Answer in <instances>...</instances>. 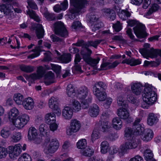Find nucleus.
Wrapping results in <instances>:
<instances>
[{"instance_id": "1", "label": "nucleus", "mask_w": 161, "mask_h": 161, "mask_svg": "<svg viewBox=\"0 0 161 161\" xmlns=\"http://www.w3.org/2000/svg\"><path fill=\"white\" fill-rule=\"evenodd\" d=\"M141 119L136 118L133 124V129L134 134L136 136L140 135L142 140L148 141L151 140L153 137V133L150 129L145 130L140 124Z\"/></svg>"}, {"instance_id": "2", "label": "nucleus", "mask_w": 161, "mask_h": 161, "mask_svg": "<svg viewBox=\"0 0 161 161\" xmlns=\"http://www.w3.org/2000/svg\"><path fill=\"white\" fill-rule=\"evenodd\" d=\"M144 89L143 94V100L144 103L142 104V107L147 108V104H152L155 102L157 99V95L154 91L153 90V87L151 85L146 84Z\"/></svg>"}, {"instance_id": "3", "label": "nucleus", "mask_w": 161, "mask_h": 161, "mask_svg": "<svg viewBox=\"0 0 161 161\" xmlns=\"http://www.w3.org/2000/svg\"><path fill=\"white\" fill-rule=\"evenodd\" d=\"M59 147V143L57 140L52 139L50 141L49 137L46 138L43 145L44 152L46 154H50L55 153Z\"/></svg>"}, {"instance_id": "4", "label": "nucleus", "mask_w": 161, "mask_h": 161, "mask_svg": "<svg viewBox=\"0 0 161 161\" xmlns=\"http://www.w3.org/2000/svg\"><path fill=\"white\" fill-rule=\"evenodd\" d=\"M150 45L148 43L144 44V48L139 50V52L144 57L148 59V58H155L158 55L161 57V49H154L150 48Z\"/></svg>"}, {"instance_id": "5", "label": "nucleus", "mask_w": 161, "mask_h": 161, "mask_svg": "<svg viewBox=\"0 0 161 161\" xmlns=\"http://www.w3.org/2000/svg\"><path fill=\"white\" fill-rule=\"evenodd\" d=\"M92 51L91 50H88L86 48L83 49L80 52L84 60L88 64L92 66L95 67L98 63L100 59L97 58V59L92 58L91 57V55Z\"/></svg>"}, {"instance_id": "6", "label": "nucleus", "mask_w": 161, "mask_h": 161, "mask_svg": "<svg viewBox=\"0 0 161 161\" xmlns=\"http://www.w3.org/2000/svg\"><path fill=\"white\" fill-rule=\"evenodd\" d=\"M55 33L61 37H66L68 36V31L64 24L61 21L55 22L54 25Z\"/></svg>"}, {"instance_id": "7", "label": "nucleus", "mask_w": 161, "mask_h": 161, "mask_svg": "<svg viewBox=\"0 0 161 161\" xmlns=\"http://www.w3.org/2000/svg\"><path fill=\"white\" fill-rule=\"evenodd\" d=\"M127 140L128 141L120 147V152L122 153H126L130 149H134L137 147L138 144L135 137Z\"/></svg>"}, {"instance_id": "8", "label": "nucleus", "mask_w": 161, "mask_h": 161, "mask_svg": "<svg viewBox=\"0 0 161 161\" xmlns=\"http://www.w3.org/2000/svg\"><path fill=\"white\" fill-rule=\"evenodd\" d=\"M29 117L26 114H23L18 116L12 122L17 128L20 129L24 127L29 121Z\"/></svg>"}, {"instance_id": "9", "label": "nucleus", "mask_w": 161, "mask_h": 161, "mask_svg": "<svg viewBox=\"0 0 161 161\" xmlns=\"http://www.w3.org/2000/svg\"><path fill=\"white\" fill-rule=\"evenodd\" d=\"M134 33L138 38H143L147 36L144 25L139 23L133 28Z\"/></svg>"}, {"instance_id": "10", "label": "nucleus", "mask_w": 161, "mask_h": 161, "mask_svg": "<svg viewBox=\"0 0 161 161\" xmlns=\"http://www.w3.org/2000/svg\"><path fill=\"white\" fill-rule=\"evenodd\" d=\"M81 126L80 122L76 119H73L71 121L70 126L66 129V133L70 136L74 133L76 132L79 130Z\"/></svg>"}, {"instance_id": "11", "label": "nucleus", "mask_w": 161, "mask_h": 161, "mask_svg": "<svg viewBox=\"0 0 161 161\" xmlns=\"http://www.w3.org/2000/svg\"><path fill=\"white\" fill-rule=\"evenodd\" d=\"M89 92L88 88L86 86H83L77 90L76 96L80 100L85 99L87 97H88V96H91Z\"/></svg>"}, {"instance_id": "12", "label": "nucleus", "mask_w": 161, "mask_h": 161, "mask_svg": "<svg viewBox=\"0 0 161 161\" xmlns=\"http://www.w3.org/2000/svg\"><path fill=\"white\" fill-rule=\"evenodd\" d=\"M128 107V105L125 104L124 107L118 109L117 114L120 119L125 120L129 118V113L127 109Z\"/></svg>"}, {"instance_id": "13", "label": "nucleus", "mask_w": 161, "mask_h": 161, "mask_svg": "<svg viewBox=\"0 0 161 161\" xmlns=\"http://www.w3.org/2000/svg\"><path fill=\"white\" fill-rule=\"evenodd\" d=\"M49 106L53 110H56L59 114H61V110L58 107V99L57 98L52 97L49 101Z\"/></svg>"}, {"instance_id": "14", "label": "nucleus", "mask_w": 161, "mask_h": 161, "mask_svg": "<svg viewBox=\"0 0 161 161\" xmlns=\"http://www.w3.org/2000/svg\"><path fill=\"white\" fill-rule=\"evenodd\" d=\"M86 3V0H70L71 5L76 9H83L85 7Z\"/></svg>"}, {"instance_id": "15", "label": "nucleus", "mask_w": 161, "mask_h": 161, "mask_svg": "<svg viewBox=\"0 0 161 161\" xmlns=\"http://www.w3.org/2000/svg\"><path fill=\"white\" fill-rule=\"evenodd\" d=\"M131 88L133 93L138 95L140 94L143 89L142 85L140 83H134L131 84Z\"/></svg>"}, {"instance_id": "16", "label": "nucleus", "mask_w": 161, "mask_h": 161, "mask_svg": "<svg viewBox=\"0 0 161 161\" xmlns=\"http://www.w3.org/2000/svg\"><path fill=\"white\" fill-rule=\"evenodd\" d=\"M106 84L103 82L100 81L96 83L93 87V93H97L105 91L106 88Z\"/></svg>"}, {"instance_id": "17", "label": "nucleus", "mask_w": 161, "mask_h": 161, "mask_svg": "<svg viewBox=\"0 0 161 161\" xmlns=\"http://www.w3.org/2000/svg\"><path fill=\"white\" fill-rule=\"evenodd\" d=\"M44 83L46 85H49L51 84L54 83V74L52 71L48 72L44 76Z\"/></svg>"}, {"instance_id": "18", "label": "nucleus", "mask_w": 161, "mask_h": 161, "mask_svg": "<svg viewBox=\"0 0 161 161\" xmlns=\"http://www.w3.org/2000/svg\"><path fill=\"white\" fill-rule=\"evenodd\" d=\"M22 105L26 109L31 110L34 107V102L31 98L29 97L24 100Z\"/></svg>"}, {"instance_id": "19", "label": "nucleus", "mask_w": 161, "mask_h": 161, "mask_svg": "<svg viewBox=\"0 0 161 161\" xmlns=\"http://www.w3.org/2000/svg\"><path fill=\"white\" fill-rule=\"evenodd\" d=\"M99 127L100 130L103 132H108L110 129V124L106 120H102Z\"/></svg>"}, {"instance_id": "20", "label": "nucleus", "mask_w": 161, "mask_h": 161, "mask_svg": "<svg viewBox=\"0 0 161 161\" xmlns=\"http://www.w3.org/2000/svg\"><path fill=\"white\" fill-rule=\"evenodd\" d=\"M62 113L63 116L65 119H70L73 115V110L70 107L66 106L63 110Z\"/></svg>"}, {"instance_id": "21", "label": "nucleus", "mask_w": 161, "mask_h": 161, "mask_svg": "<svg viewBox=\"0 0 161 161\" xmlns=\"http://www.w3.org/2000/svg\"><path fill=\"white\" fill-rule=\"evenodd\" d=\"M38 136L37 130L34 127H31L28 130V138L30 140H33Z\"/></svg>"}, {"instance_id": "22", "label": "nucleus", "mask_w": 161, "mask_h": 161, "mask_svg": "<svg viewBox=\"0 0 161 161\" xmlns=\"http://www.w3.org/2000/svg\"><path fill=\"white\" fill-rule=\"evenodd\" d=\"M34 28L36 29V33L37 38L39 39L42 38L44 35V31L42 25L36 24Z\"/></svg>"}, {"instance_id": "23", "label": "nucleus", "mask_w": 161, "mask_h": 161, "mask_svg": "<svg viewBox=\"0 0 161 161\" xmlns=\"http://www.w3.org/2000/svg\"><path fill=\"white\" fill-rule=\"evenodd\" d=\"M103 40H98L96 39L94 41H88L86 42L85 44V48L83 47L82 50L84 48H86L87 50H90L88 48V47L89 46H92L96 48L97 47L98 45L102 41H103Z\"/></svg>"}, {"instance_id": "24", "label": "nucleus", "mask_w": 161, "mask_h": 161, "mask_svg": "<svg viewBox=\"0 0 161 161\" xmlns=\"http://www.w3.org/2000/svg\"><path fill=\"white\" fill-rule=\"evenodd\" d=\"M21 145L19 144L16 145L14 147H9V149L11 150L10 151L11 154L14 155L15 156H18L21 153Z\"/></svg>"}, {"instance_id": "25", "label": "nucleus", "mask_w": 161, "mask_h": 161, "mask_svg": "<svg viewBox=\"0 0 161 161\" xmlns=\"http://www.w3.org/2000/svg\"><path fill=\"white\" fill-rule=\"evenodd\" d=\"M19 112L17 109L13 108L11 109L9 113L8 118L10 121L13 122L19 115Z\"/></svg>"}, {"instance_id": "26", "label": "nucleus", "mask_w": 161, "mask_h": 161, "mask_svg": "<svg viewBox=\"0 0 161 161\" xmlns=\"http://www.w3.org/2000/svg\"><path fill=\"white\" fill-rule=\"evenodd\" d=\"M99 111L98 107L95 104L90 107L89 109L88 113L92 117H96L98 115Z\"/></svg>"}, {"instance_id": "27", "label": "nucleus", "mask_w": 161, "mask_h": 161, "mask_svg": "<svg viewBox=\"0 0 161 161\" xmlns=\"http://www.w3.org/2000/svg\"><path fill=\"white\" fill-rule=\"evenodd\" d=\"M141 61L139 59H135L134 58H130L128 59L124 60L122 63H126L130 64L131 66H135L141 63Z\"/></svg>"}, {"instance_id": "28", "label": "nucleus", "mask_w": 161, "mask_h": 161, "mask_svg": "<svg viewBox=\"0 0 161 161\" xmlns=\"http://www.w3.org/2000/svg\"><path fill=\"white\" fill-rule=\"evenodd\" d=\"M158 119L157 116L153 113H150L149 114L147 120L148 124L150 126L156 124L158 122Z\"/></svg>"}, {"instance_id": "29", "label": "nucleus", "mask_w": 161, "mask_h": 161, "mask_svg": "<svg viewBox=\"0 0 161 161\" xmlns=\"http://www.w3.org/2000/svg\"><path fill=\"white\" fill-rule=\"evenodd\" d=\"M45 118L46 122L48 124L55 123V115L53 113L47 114L45 115Z\"/></svg>"}, {"instance_id": "30", "label": "nucleus", "mask_w": 161, "mask_h": 161, "mask_svg": "<svg viewBox=\"0 0 161 161\" xmlns=\"http://www.w3.org/2000/svg\"><path fill=\"white\" fill-rule=\"evenodd\" d=\"M120 119L118 117H116L112 120L113 127L117 130H119L122 126V122Z\"/></svg>"}, {"instance_id": "31", "label": "nucleus", "mask_w": 161, "mask_h": 161, "mask_svg": "<svg viewBox=\"0 0 161 161\" xmlns=\"http://www.w3.org/2000/svg\"><path fill=\"white\" fill-rule=\"evenodd\" d=\"M58 58L62 63H68L71 61V55L69 53H64L58 57Z\"/></svg>"}, {"instance_id": "32", "label": "nucleus", "mask_w": 161, "mask_h": 161, "mask_svg": "<svg viewBox=\"0 0 161 161\" xmlns=\"http://www.w3.org/2000/svg\"><path fill=\"white\" fill-rule=\"evenodd\" d=\"M153 156L152 151L147 147V148L144 150V152L145 159L147 161H152V160L155 159L153 158Z\"/></svg>"}, {"instance_id": "33", "label": "nucleus", "mask_w": 161, "mask_h": 161, "mask_svg": "<svg viewBox=\"0 0 161 161\" xmlns=\"http://www.w3.org/2000/svg\"><path fill=\"white\" fill-rule=\"evenodd\" d=\"M119 64V62L118 61H115L112 63L106 62L102 64L101 65V67L103 69H105L106 67H108L109 69H111L115 68Z\"/></svg>"}, {"instance_id": "34", "label": "nucleus", "mask_w": 161, "mask_h": 161, "mask_svg": "<svg viewBox=\"0 0 161 161\" xmlns=\"http://www.w3.org/2000/svg\"><path fill=\"white\" fill-rule=\"evenodd\" d=\"M68 2L67 0H64L63 2L61 3V5L57 4L54 8V10H65L67 9L68 7Z\"/></svg>"}, {"instance_id": "35", "label": "nucleus", "mask_w": 161, "mask_h": 161, "mask_svg": "<svg viewBox=\"0 0 161 161\" xmlns=\"http://www.w3.org/2000/svg\"><path fill=\"white\" fill-rule=\"evenodd\" d=\"M95 13V12L92 11L90 13L87 15V21L90 24H92L97 22L98 19V18L96 16Z\"/></svg>"}, {"instance_id": "36", "label": "nucleus", "mask_w": 161, "mask_h": 161, "mask_svg": "<svg viewBox=\"0 0 161 161\" xmlns=\"http://www.w3.org/2000/svg\"><path fill=\"white\" fill-rule=\"evenodd\" d=\"M92 96H88L86 99L81 100V107L83 109H87L89 107V103H92Z\"/></svg>"}, {"instance_id": "37", "label": "nucleus", "mask_w": 161, "mask_h": 161, "mask_svg": "<svg viewBox=\"0 0 161 161\" xmlns=\"http://www.w3.org/2000/svg\"><path fill=\"white\" fill-rule=\"evenodd\" d=\"M125 136L127 139H131L132 138H134V136H136L134 134L133 128H132V129H131V128L129 127L125 128Z\"/></svg>"}, {"instance_id": "38", "label": "nucleus", "mask_w": 161, "mask_h": 161, "mask_svg": "<svg viewBox=\"0 0 161 161\" xmlns=\"http://www.w3.org/2000/svg\"><path fill=\"white\" fill-rule=\"evenodd\" d=\"M66 93L68 95L72 97L75 94V91L74 86L71 84L68 85L66 88Z\"/></svg>"}, {"instance_id": "39", "label": "nucleus", "mask_w": 161, "mask_h": 161, "mask_svg": "<svg viewBox=\"0 0 161 161\" xmlns=\"http://www.w3.org/2000/svg\"><path fill=\"white\" fill-rule=\"evenodd\" d=\"M94 94L100 101H104L107 98V95L105 91L99 92Z\"/></svg>"}, {"instance_id": "40", "label": "nucleus", "mask_w": 161, "mask_h": 161, "mask_svg": "<svg viewBox=\"0 0 161 161\" xmlns=\"http://www.w3.org/2000/svg\"><path fill=\"white\" fill-rule=\"evenodd\" d=\"M14 99L17 104L20 105L22 104L24 97L20 93L15 94L14 96Z\"/></svg>"}, {"instance_id": "41", "label": "nucleus", "mask_w": 161, "mask_h": 161, "mask_svg": "<svg viewBox=\"0 0 161 161\" xmlns=\"http://www.w3.org/2000/svg\"><path fill=\"white\" fill-rule=\"evenodd\" d=\"M82 155L86 157H91L93 153L92 149L89 147L85 148L81 151Z\"/></svg>"}, {"instance_id": "42", "label": "nucleus", "mask_w": 161, "mask_h": 161, "mask_svg": "<svg viewBox=\"0 0 161 161\" xmlns=\"http://www.w3.org/2000/svg\"><path fill=\"white\" fill-rule=\"evenodd\" d=\"M10 134V129L7 127H4L1 131V135L3 138L8 137Z\"/></svg>"}, {"instance_id": "43", "label": "nucleus", "mask_w": 161, "mask_h": 161, "mask_svg": "<svg viewBox=\"0 0 161 161\" xmlns=\"http://www.w3.org/2000/svg\"><path fill=\"white\" fill-rule=\"evenodd\" d=\"M26 13L31 18L34 19L36 22H40V19L34 11H27Z\"/></svg>"}, {"instance_id": "44", "label": "nucleus", "mask_w": 161, "mask_h": 161, "mask_svg": "<svg viewBox=\"0 0 161 161\" xmlns=\"http://www.w3.org/2000/svg\"><path fill=\"white\" fill-rule=\"evenodd\" d=\"M91 28L93 31H95L103 26V23L101 22H95L92 24Z\"/></svg>"}, {"instance_id": "45", "label": "nucleus", "mask_w": 161, "mask_h": 161, "mask_svg": "<svg viewBox=\"0 0 161 161\" xmlns=\"http://www.w3.org/2000/svg\"><path fill=\"white\" fill-rule=\"evenodd\" d=\"M109 144L106 141L102 142L101 144V151L103 153H105L108 151Z\"/></svg>"}, {"instance_id": "46", "label": "nucleus", "mask_w": 161, "mask_h": 161, "mask_svg": "<svg viewBox=\"0 0 161 161\" xmlns=\"http://www.w3.org/2000/svg\"><path fill=\"white\" fill-rule=\"evenodd\" d=\"M86 141L85 139H82L77 143V146L79 149H84L86 147Z\"/></svg>"}, {"instance_id": "47", "label": "nucleus", "mask_w": 161, "mask_h": 161, "mask_svg": "<svg viewBox=\"0 0 161 161\" xmlns=\"http://www.w3.org/2000/svg\"><path fill=\"white\" fill-rule=\"evenodd\" d=\"M32 51L35 53L29 55L28 56V58H32L38 56L40 54V46L36 47L35 48L33 49Z\"/></svg>"}, {"instance_id": "48", "label": "nucleus", "mask_w": 161, "mask_h": 161, "mask_svg": "<svg viewBox=\"0 0 161 161\" xmlns=\"http://www.w3.org/2000/svg\"><path fill=\"white\" fill-rule=\"evenodd\" d=\"M50 38L53 42H57L58 43L61 45H63L64 43V42L62 39L54 34L51 35Z\"/></svg>"}, {"instance_id": "49", "label": "nucleus", "mask_w": 161, "mask_h": 161, "mask_svg": "<svg viewBox=\"0 0 161 161\" xmlns=\"http://www.w3.org/2000/svg\"><path fill=\"white\" fill-rule=\"evenodd\" d=\"M20 69L22 71L27 73H31L34 71V67L30 66L21 65L20 67Z\"/></svg>"}, {"instance_id": "50", "label": "nucleus", "mask_w": 161, "mask_h": 161, "mask_svg": "<svg viewBox=\"0 0 161 161\" xmlns=\"http://www.w3.org/2000/svg\"><path fill=\"white\" fill-rule=\"evenodd\" d=\"M72 106L74 110L75 111H79L81 109V105L77 100H75L73 102Z\"/></svg>"}, {"instance_id": "51", "label": "nucleus", "mask_w": 161, "mask_h": 161, "mask_svg": "<svg viewBox=\"0 0 161 161\" xmlns=\"http://www.w3.org/2000/svg\"><path fill=\"white\" fill-rule=\"evenodd\" d=\"M48 129L47 125L44 124H41L39 128V131L41 134L44 135L47 133V131Z\"/></svg>"}, {"instance_id": "52", "label": "nucleus", "mask_w": 161, "mask_h": 161, "mask_svg": "<svg viewBox=\"0 0 161 161\" xmlns=\"http://www.w3.org/2000/svg\"><path fill=\"white\" fill-rule=\"evenodd\" d=\"M19 161H31V156L27 153L22 155L19 158Z\"/></svg>"}, {"instance_id": "53", "label": "nucleus", "mask_w": 161, "mask_h": 161, "mask_svg": "<svg viewBox=\"0 0 161 161\" xmlns=\"http://www.w3.org/2000/svg\"><path fill=\"white\" fill-rule=\"evenodd\" d=\"M45 68L42 66H41L37 68V74L39 78L42 77L45 73Z\"/></svg>"}, {"instance_id": "54", "label": "nucleus", "mask_w": 161, "mask_h": 161, "mask_svg": "<svg viewBox=\"0 0 161 161\" xmlns=\"http://www.w3.org/2000/svg\"><path fill=\"white\" fill-rule=\"evenodd\" d=\"M79 11H69L67 14L68 18L70 19H74L79 14Z\"/></svg>"}, {"instance_id": "55", "label": "nucleus", "mask_w": 161, "mask_h": 161, "mask_svg": "<svg viewBox=\"0 0 161 161\" xmlns=\"http://www.w3.org/2000/svg\"><path fill=\"white\" fill-rule=\"evenodd\" d=\"M99 135V133L98 130L96 129H94L91 135L92 140V142L98 138Z\"/></svg>"}, {"instance_id": "56", "label": "nucleus", "mask_w": 161, "mask_h": 161, "mask_svg": "<svg viewBox=\"0 0 161 161\" xmlns=\"http://www.w3.org/2000/svg\"><path fill=\"white\" fill-rule=\"evenodd\" d=\"M44 14L45 17L49 20H54L56 18L54 15L50 13L48 11H46Z\"/></svg>"}, {"instance_id": "57", "label": "nucleus", "mask_w": 161, "mask_h": 161, "mask_svg": "<svg viewBox=\"0 0 161 161\" xmlns=\"http://www.w3.org/2000/svg\"><path fill=\"white\" fill-rule=\"evenodd\" d=\"M12 138L13 142H17L21 139V134L19 132H16V133L12 136Z\"/></svg>"}, {"instance_id": "58", "label": "nucleus", "mask_w": 161, "mask_h": 161, "mask_svg": "<svg viewBox=\"0 0 161 161\" xmlns=\"http://www.w3.org/2000/svg\"><path fill=\"white\" fill-rule=\"evenodd\" d=\"M105 15L107 16H109L110 19L114 20L116 18V15L114 11H108L105 12Z\"/></svg>"}, {"instance_id": "59", "label": "nucleus", "mask_w": 161, "mask_h": 161, "mask_svg": "<svg viewBox=\"0 0 161 161\" xmlns=\"http://www.w3.org/2000/svg\"><path fill=\"white\" fill-rule=\"evenodd\" d=\"M13 9L14 10H19L17 9H14L11 5L8 4L7 5L5 4L0 5V10H11Z\"/></svg>"}, {"instance_id": "60", "label": "nucleus", "mask_w": 161, "mask_h": 161, "mask_svg": "<svg viewBox=\"0 0 161 161\" xmlns=\"http://www.w3.org/2000/svg\"><path fill=\"white\" fill-rule=\"evenodd\" d=\"M117 103L119 106H122L124 107L125 104H126L125 103V98L122 96L120 95L118 97L117 99Z\"/></svg>"}, {"instance_id": "61", "label": "nucleus", "mask_w": 161, "mask_h": 161, "mask_svg": "<svg viewBox=\"0 0 161 161\" xmlns=\"http://www.w3.org/2000/svg\"><path fill=\"white\" fill-rule=\"evenodd\" d=\"M12 11H0V18H2L5 15L7 16L10 15L12 16Z\"/></svg>"}, {"instance_id": "62", "label": "nucleus", "mask_w": 161, "mask_h": 161, "mask_svg": "<svg viewBox=\"0 0 161 161\" xmlns=\"http://www.w3.org/2000/svg\"><path fill=\"white\" fill-rule=\"evenodd\" d=\"M131 14L128 11H121L120 12H119V16L121 18H124V17L125 16L127 17H129L130 16Z\"/></svg>"}, {"instance_id": "63", "label": "nucleus", "mask_w": 161, "mask_h": 161, "mask_svg": "<svg viewBox=\"0 0 161 161\" xmlns=\"http://www.w3.org/2000/svg\"><path fill=\"white\" fill-rule=\"evenodd\" d=\"M27 3L29 6L31 8L33 9H37L38 8L36 3L32 0H28Z\"/></svg>"}, {"instance_id": "64", "label": "nucleus", "mask_w": 161, "mask_h": 161, "mask_svg": "<svg viewBox=\"0 0 161 161\" xmlns=\"http://www.w3.org/2000/svg\"><path fill=\"white\" fill-rule=\"evenodd\" d=\"M82 27L80 22L79 21H75L71 26L72 29H76L80 28Z\"/></svg>"}]
</instances>
